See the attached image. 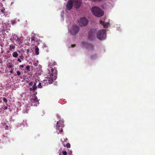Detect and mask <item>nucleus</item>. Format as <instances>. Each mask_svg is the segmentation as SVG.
Listing matches in <instances>:
<instances>
[{"instance_id": "obj_12", "label": "nucleus", "mask_w": 155, "mask_h": 155, "mask_svg": "<svg viewBox=\"0 0 155 155\" xmlns=\"http://www.w3.org/2000/svg\"><path fill=\"white\" fill-rule=\"evenodd\" d=\"M22 40L20 38H18L16 40V42L17 45H20L22 44Z\"/></svg>"}, {"instance_id": "obj_13", "label": "nucleus", "mask_w": 155, "mask_h": 155, "mask_svg": "<svg viewBox=\"0 0 155 155\" xmlns=\"http://www.w3.org/2000/svg\"><path fill=\"white\" fill-rule=\"evenodd\" d=\"M99 22L100 23L103 25V27L104 28H106L108 27L109 24L108 23H105L102 20H100Z\"/></svg>"}, {"instance_id": "obj_5", "label": "nucleus", "mask_w": 155, "mask_h": 155, "mask_svg": "<svg viewBox=\"0 0 155 155\" xmlns=\"http://www.w3.org/2000/svg\"><path fill=\"white\" fill-rule=\"evenodd\" d=\"M106 31L102 29L99 31L97 34V36L98 39L101 40L104 39L106 37Z\"/></svg>"}, {"instance_id": "obj_19", "label": "nucleus", "mask_w": 155, "mask_h": 155, "mask_svg": "<svg viewBox=\"0 0 155 155\" xmlns=\"http://www.w3.org/2000/svg\"><path fill=\"white\" fill-rule=\"evenodd\" d=\"M1 12L3 14L5 15L6 13L5 11V9L4 8H2V9L1 10Z\"/></svg>"}, {"instance_id": "obj_9", "label": "nucleus", "mask_w": 155, "mask_h": 155, "mask_svg": "<svg viewBox=\"0 0 155 155\" xmlns=\"http://www.w3.org/2000/svg\"><path fill=\"white\" fill-rule=\"evenodd\" d=\"M96 31L94 29H92L90 30L89 32L88 38L90 40H92L94 37V34L96 33Z\"/></svg>"}, {"instance_id": "obj_22", "label": "nucleus", "mask_w": 155, "mask_h": 155, "mask_svg": "<svg viewBox=\"0 0 155 155\" xmlns=\"http://www.w3.org/2000/svg\"><path fill=\"white\" fill-rule=\"evenodd\" d=\"M42 87L41 83V82H39V84L38 85V88H41Z\"/></svg>"}, {"instance_id": "obj_25", "label": "nucleus", "mask_w": 155, "mask_h": 155, "mask_svg": "<svg viewBox=\"0 0 155 155\" xmlns=\"http://www.w3.org/2000/svg\"><path fill=\"white\" fill-rule=\"evenodd\" d=\"M16 73L19 76H20L21 74V73L19 71H17L16 72Z\"/></svg>"}, {"instance_id": "obj_4", "label": "nucleus", "mask_w": 155, "mask_h": 155, "mask_svg": "<svg viewBox=\"0 0 155 155\" xmlns=\"http://www.w3.org/2000/svg\"><path fill=\"white\" fill-rule=\"evenodd\" d=\"M64 127V122L61 120H60L57 123L56 129L58 134L61 133L63 131L62 129Z\"/></svg>"}, {"instance_id": "obj_1", "label": "nucleus", "mask_w": 155, "mask_h": 155, "mask_svg": "<svg viewBox=\"0 0 155 155\" xmlns=\"http://www.w3.org/2000/svg\"><path fill=\"white\" fill-rule=\"evenodd\" d=\"M56 68H52L46 79L43 80L42 83L43 86H47L48 84H52L57 78V71Z\"/></svg>"}, {"instance_id": "obj_23", "label": "nucleus", "mask_w": 155, "mask_h": 155, "mask_svg": "<svg viewBox=\"0 0 155 155\" xmlns=\"http://www.w3.org/2000/svg\"><path fill=\"white\" fill-rule=\"evenodd\" d=\"M2 108L5 110H7L8 109V107L5 106V105H3L2 107Z\"/></svg>"}, {"instance_id": "obj_3", "label": "nucleus", "mask_w": 155, "mask_h": 155, "mask_svg": "<svg viewBox=\"0 0 155 155\" xmlns=\"http://www.w3.org/2000/svg\"><path fill=\"white\" fill-rule=\"evenodd\" d=\"M79 31L80 28L78 26L73 25L69 31L71 35H74L77 34Z\"/></svg>"}, {"instance_id": "obj_38", "label": "nucleus", "mask_w": 155, "mask_h": 155, "mask_svg": "<svg viewBox=\"0 0 155 155\" xmlns=\"http://www.w3.org/2000/svg\"><path fill=\"white\" fill-rule=\"evenodd\" d=\"M30 90H31V91H32V90H33V89H32V87L31 88H31H30Z\"/></svg>"}, {"instance_id": "obj_33", "label": "nucleus", "mask_w": 155, "mask_h": 155, "mask_svg": "<svg viewBox=\"0 0 155 155\" xmlns=\"http://www.w3.org/2000/svg\"><path fill=\"white\" fill-rule=\"evenodd\" d=\"M24 67V65L23 64L21 65L20 66L19 68H23Z\"/></svg>"}, {"instance_id": "obj_29", "label": "nucleus", "mask_w": 155, "mask_h": 155, "mask_svg": "<svg viewBox=\"0 0 155 155\" xmlns=\"http://www.w3.org/2000/svg\"><path fill=\"white\" fill-rule=\"evenodd\" d=\"M12 64H10V65H7V67L8 68H12Z\"/></svg>"}, {"instance_id": "obj_26", "label": "nucleus", "mask_w": 155, "mask_h": 155, "mask_svg": "<svg viewBox=\"0 0 155 155\" xmlns=\"http://www.w3.org/2000/svg\"><path fill=\"white\" fill-rule=\"evenodd\" d=\"M29 49H27V50L26 54H27V55L28 56H29Z\"/></svg>"}, {"instance_id": "obj_37", "label": "nucleus", "mask_w": 155, "mask_h": 155, "mask_svg": "<svg viewBox=\"0 0 155 155\" xmlns=\"http://www.w3.org/2000/svg\"><path fill=\"white\" fill-rule=\"evenodd\" d=\"M8 126L7 125L6 126L5 129L8 130Z\"/></svg>"}, {"instance_id": "obj_8", "label": "nucleus", "mask_w": 155, "mask_h": 155, "mask_svg": "<svg viewBox=\"0 0 155 155\" xmlns=\"http://www.w3.org/2000/svg\"><path fill=\"white\" fill-rule=\"evenodd\" d=\"M82 46L84 47H85L86 48H88L91 51H93L94 50V46L93 45L91 44H89L87 42L83 41L82 43Z\"/></svg>"}, {"instance_id": "obj_24", "label": "nucleus", "mask_w": 155, "mask_h": 155, "mask_svg": "<svg viewBox=\"0 0 155 155\" xmlns=\"http://www.w3.org/2000/svg\"><path fill=\"white\" fill-rule=\"evenodd\" d=\"M66 147L68 148H69L70 147L71 145L69 143H68L66 144Z\"/></svg>"}, {"instance_id": "obj_10", "label": "nucleus", "mask_w": 155, "mask_h": 155, "mask_svg": "<svg viewBox=\"0 0 155 155\" xmlns=\"http://www.w3.org/2000/svg\"><path fill=\"white\" fill-rule=\"evenodd\" d=\"M73 0H69L67 3L66 8L68 10H70L71 9L73 6Z\"/></svg>"}, {"instance_id": "obj_41", "label": "nucleus", "mask_w": 155, "mask_h": 155, "mask_svg": "<svg viewBox=\"0 0 155 155\" xmlns=\"http://www.w3.org/2000/svg\"><path fill=\"white\" fill-rule=\"evenodd\" d=\"M91 59H92V57H91Z\"/></svg>"}, {"instance_id": "obj_32", "label": "nucleus", "mask_w": 155, "mask_h": 155, "mask_svg": "<svg viewBox=\"0 0 155 155\" xmlns=\"http://www.w3.org/2000/svg\"><path fill=\"white\" fill-rule=\"evenodd\" d=\"M10 72L12 74H13V70H11L10 71Z\"/></svg>"}, {"instance_id": "obj_30", "label": "nucleus", "mask_w": 155, "mask_h": 155, "mask_svg": "<svg viewBox=\"0 0 155 155\" xmlns=\"http://www.w3.org/2000/svg\"><path fill=\"white\" fill-rule=\"evenodd\" d=\"M33 82L31 81L29 83V85L30 86H31L33 85Z\"/></svg>"}, {"instance_id": "obj_17", "label": "nucleus", "mask_w": 155, "mask_h": 155, "mask_svg": "<svg viewBox=\"0 0 155 155\" xmlns=\"http://www.w3.org/2000/svg\"><path fill=\"white\" fill-rule=\"evenodd\" d=\"M18 54L17 52L16 51L12 53V56L14 58H17L18 56Z\"/></svg>"}, {"instance_id": "obj_27", "label": "nucleus", "mask_w": 155, "mask_h": 155, "mask_svg": "<svg viewBox=\"0 0 155 155\" xmlns=\"http://www.w3.org/2000/svg\"><path fill=\"white\" fill-rule=\"evenodd\" d=\"M62 153L64 155H67V153L66 151H63L62 152Z\"/></svg>"}, {"instance_id": "obj_20", "label": "nucleus", "mask_w": 155, "mask_h": 155, "mask_svg": "<svg viewBox=\"0 0 155 155\" xmlns=\"http://www.w3.org/2000/svg\"><path fill=\"white\" fill-rule=\"evenodd\" d=\"M3 101L4 102H5V103H7V102H8V100L7 99L5 98V97H3Z\"/></svg>"}, {"instance_id": "obj_7", "label": "nucleus", "mask_w": 155, "mask_h": 155, "mask_svg": "<svg viewBox=\"0 0 155 155\" xmlns=\"http://www.w3.org/2000/svg\"><path fill=\"white\" fill-rule=\"evenodd\" d=\"M31 106H36L39 104L38 98L36 96H34L31 99Z\"/></svg>"}, {"instance_id": "obj_34", "label": "nucleus", "mask_w": 155, "mask_h": 155, "mask_svg": "<svg viewBox=\"0 0 155 155\" xmlns=\"http://www.w3.org/2000/svg\"><path fill=\"white\" fill-rule=\"evenodd\" d=\"M76 46V45H71V47L72 48Z\"/></svg>"}, {"instance_id": "obj_6", "label": "nucleus", "mask_w": 155, "mask_h": 155, "mask_svg": "<svg viewBox=\"0 0 155 155\" xmlns=\"http://www.w3.org/2000/svg\"><path fill=\"white\" fill-rule=\"evenodd\" d=\"M79 25L81 27L86 26L88 23V20L86 18L83 17L78 21Z\"/></svg>"}, {"instance_id": "obj_15", "label": "nucleus", "mask_w": 155, "mask_h": 155, "mask_svg": "<svg viewBox=\"0 0 155 155\" xmlns=\"http://www.w3.org/2000/svg\"><path fill=\"white\" fill-rule=\"evenodd\" d=\"M30 71V66L29 65H27L26 67V68L25 71V73H27L28 71Z\"/></svg>"}, {"instance_id": "obj_28", "label": "nucleus", "mask_w": 155, "mask_h": 155, "mask_svg": "<svg viewBox=\"0 0 155 155\" xmlns=\"http://www.w3.org/2000/svg\"><path fill=\"white\" fill-rule=\"evenodd\" d=\"M11 23H12V24L13 25L15 23V21L14 20H12L11 21Z\"/></svg>"}, {"instance_id": "obj_18", "label": "nucleus", "mask_w": 155, "mask_h": 155, "mask_svg": "<svg viewBox=\"0 0 155 155\" xmlns=\"http://www.w3.org/2000/svg\"><path fill=\"white\" fill-rule=\"evenodd\" d=\"M39 49L36 46L35 48V53L36 55H38L39 54Z\"/></svg>"}, {"instance_id": "obj_40", "label": "nucleus", "mask_w": 155, "mask_h": 155, "mask_svg": "<svg viewBox=\"0 0 155 155\" xmlns=\"http://www.w3.org/2000/svg\"><path fill=\"white\" fill-rule=\"evenodd\" d=\"M9 52H10V51H8V53H9Z\"/></svg>"}, {"instance_id": "obj_39", "label": "nucleus", "mask_w": 155, "mask_h": 155, "mask_svg": "<svg viewBox=\"0 0 155 155\" xmlns=\"http://www.w3.org/2000/svg\"><path fill=\"white\" fill-rule=\"evenodd\" d=\"M20 58H21V59L22 58V57H21V56H20Z\"/></svg>"}, {"instance_id": "obj_2", "label": "nucleus", "mask_w": 155, "mask_h": 155, "mask_svg": "<svg viewBox=\"0 0 155 155\" xmlns=\"http://www.w3.org/2000/svg\"><path fill=\"white\" fill-rule=\"evenodd\" d=\"M91 11L93 14L97 17H100L104 15L103 11L97 7H93Z\"/></svg>"}, {"instance_id": "obj_11", "label": "nucleus", "mask_w": 155, "mask_h": 155, "mask_svg": "<svg viewBox=\"0 0 155 155\" xmlns=\"http://www.w3.org/2000/svg\"><path fill=\"white\" fill-rule=\"evenodd\" d=\"M74 4L75 5L76 8L77 9L81 6V0H74Z\"/></svg>"}, {"instance_id": "obj_14", "label": "nucleus", "mask_w": 155, "mask_h": 155, "mask_svg": "<svg viewBox=\"0 0 155 155\" xmlns=\"http://www.w3.org/2000/svg\"><path fill=\"white\" fill-rule=\"evenodd\" d=\"M9 50L12 51H13L15 50V45L13 44H12L9 45Z\"/></svg>"}, {"instance_id": "obj_36", "label": "nucleus", "mask_w": 155, "mask_h": 155, "mask_svg": "<svg viewBox=\"0 0 155 155\" xmlns=\"http://www.w3.org/2000/svg\"><path fill=\"white\" fill-rule=\"evenodd\" d=\"M33 65L35 66H36L37 65V64L36 63H33Z\"/></svg>"}, {"instance_id": "obj_31", "label": "nucleus", "mask_w": 155, "mask_h": 155, "mask_svg": "<svg viewBox=\"0 0 155 155\" xmlns=\"http://www.w3.org/2000/svg\"><path fill=\"white\" fill-rule=\"evenodd\" d=\"M17 61L20 62H21V60L20 58H18Z\"/></svg>"}, {"instance_id": "obj_16", "label": "nucleus", "mask_w": 155, "mask_h": 155, "mask_svg": "<svg viewBox=\"0 0 155 155\" xmlns=\"http://www.w3.org/2000/svg\"><path fill=\"white\" fill-rule=\"evenodd\" d=\"M31 43L33 44H34L35 42V41H36L35 37L34 36L31 37Z\"/></svg>"}, {"instance_id": "obj_35", "label": "nucleus", "mask_w": 155, "mask_h": 155, "mask_svg": "<svg viewBox=\"0 0 155 155\" xmlns=\"http://www.w3.org/2000/svg\"><path fill=\"white\" fill-rule=\"evenodd\" d=\"M35 82L34 83V84H35V86H36V83L37 82V80H35Z\"/></svg>"}, {"instance_id": "obj_21", "label": "nucleus", "mask_w": 155, "mask_h": 155, "mask_svg": "<svg viewBox=\"0 0 155 155\" xmlns=\"http://www.w3.org/2000/svg\"><path fill=\"white\" fill-rule=\"evenodd\" d=\"M37 88V87L36 86H35V84H34V85L32 86V89H33V90H35Z\"/></svg>"}]
</instances>
